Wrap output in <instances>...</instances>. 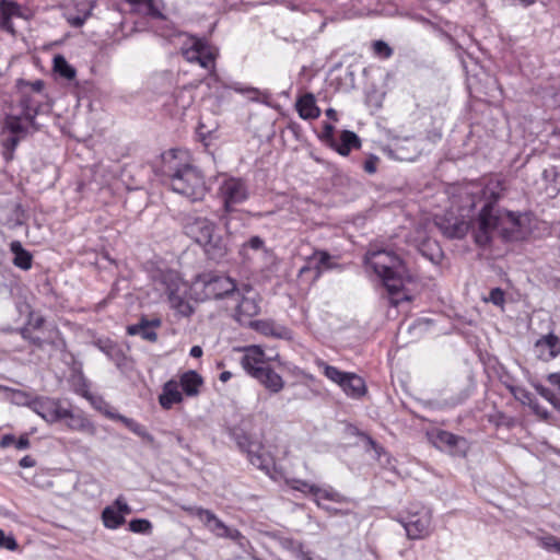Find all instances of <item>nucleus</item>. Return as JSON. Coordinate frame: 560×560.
<instances>
[{"mask_svg": "<svg viewBox=\"0 0 560 560\" xmlns=\"http://www.w3.org/2000/svg\"><path fill=\"white\" fill-rule=\"evenodd\" d=\"M475 224L474 240L480 247L490 245L495 232L505 242L517 241L522 237L521 215L499 208L494 201H487L482 206Z\"/></svg>", "mask_w": 560, "mask_h": 560, "instance_id": "1", "label": "nucleus"}, {"mask_svg": "<svg viewBox=\"0 0 560 560\" xmlns=\"http://www.w3.org/2000/svg\"><path fill=\"white\" fill-rule=\"evenodd\" d=\"M163 161V174L173 191L185 196L190 201H199L205 198L209 188L202 172L197 166L183 162L176 150L164 153Z\"/></svg>", "mask_w": 560, "mask_h": 560, "instance_id": "2", "label": "nucleus"}, {"mask_svg": "<svg viewBox=\"0 0 560 560\" xmlns=\"http://www.w3.org/2000/svg\"><path fill=\"white\" fill-rule=\"evenodd\" d=\"M365 264L382 279L390 296L396 295L404 288L405 282H412L405 261L388 249H369L365 254Z\"/></svg>", "mask_w": 560, "mask_h": 560, "instance_id": "3", "label": "nucleus"}, {"mask_svg": "<svg viewBox=\"0 0 560 560\" xmlns=\"http://www.w3.org/2000/svg\"><path fill=\"white\" fill-rule=\"evenodd\" d=\"M218 195L222 201V212L219 218L230 233L231 220L237 212L236 206L245 202L249 197L248 187L242 178L229 177L221 183Z\"/></svg>", "mask_w": 560, "mask_h": 560, "instance_id": "4", "label": "nucleus"}, {"mask_svg": "<svg viewBox=\"0 0 560 560\" xmlns=\"http://www.w3.org/2000/svg\"><path fill=\"white\" fill-rule=\"evenodd\" d=\"M229 434L236 443L237 447L247 454V458L252 465L267 474L270 472L273 466V459L269 453L264 452V446L259 441L253 440L249 434L237 427L231 428Z\"/></svg>", "mask_w": 560, "mask_h": 560, "instance_id": "5", "label": "nucleus"}, {"mask_svg": "<svg viewBox=\"0 0 560 560\" xmlns=\"http://www.w3.org/2000/svg\"><path fill=\"white\" fill-rule=\"evenodd\" d=\"M195 285L202 288L206 299L220 300L231 296L238 298L241 295L235 281L222 273L208 272L199 275L196 278Z\"/></svg>", "mask_w": 560, "mask_h": 560, "instance_id": "6", "label": "nucleus"}, {"mask_svg": "<svg viewBox=\"0 0 560 560\" xmlns=\"http://www.w3.org/2000/svg\"><path fill=\"white\" fill-rule=\"evenodd\" d=\"M400 523L409 539H423L431 533L432 512L425 506H415Z\"/></svg>", "mask_w": 560, "mask_h": 560, "instance_id": "7", "label": "nucleus"}, {"mask_svg": "<svg viewBox=\"0 0 560 560\" xmlns=\"http://www.w3.org/2000/svg\"><path fill=\"white\" fill-rule=\"evenodd\" d=\"M162 282L165 285V293L167 294L171 306L183 316L191 315L194 308L186 300V284L183 283L179 278L172 272L163 275Z\"/></svg>", "mask_w": 560, "mask_h": 560, "instance_id": "8", "label": "nucleus"}, {"mask_svg": "<svg viewBox=\"0 0 560 560\" xmlns=\"http://www.w3.org/2000/svg\"><path fill=\"white\" fill-rule=\"evenodd\" d=\"M23 406H27L32 411L37 413L48 423H56L63 420L67 416L66 407L62 406L59 399L36 396L32 400L21 401Z\"/></svg>", "mask_w": 560, "mask_h": 560, "instance_id": "9", "label": "nucleus"}, {"mask_svg": "<svg viewBox=\"0 0 560 560\" xmlns=\"http://www.w3.org/2000/svg\"><path fill=\"white\" fill-rule=\"evenodd\" d=\"M182 224L184 233L200 245L203 242H209V235L215 230V224L212 221L194 213L184 214Z\"/></svg>", "mask_w": 560, "mask_h": 560, "instance_id": "10", "label": "nucleus"}, {"mask_svg": "<svg viewBox=\"0 0 560 560\" xmlns=\"http://www.w3.org/2000/svg\"><path fill=\"white\" fill-rule=\"evenodd\" d=\"M21 97L19 100V106L22 108V115L25 121L32 127L33 131L39 130V125L36 121V116L43 112V104L36 100L33 93L27 90L19 91Z\"/></svg>", "mask_w": 560, "mask_h": 560, "instance_id": "11", "label": "nucleus"}, {"mask_svg": "<svg viewBox=\"0 0 560 560\" xmlns=\"http://www.w3.org/2000/svg\"><path fill=\"white\" fill-rule=\"evenodd\" d=\"M185 512L197 517L211 533L218 537L226 534V525L213 512L200 506H184Z\"/></svg>", "mask_w": 560, "mask_h": 560, "instance_id": "12", "label": "nucleus"}, {"mask_svg": "<svg viewBox=\"0 0 560 560\" xmlns=\"http://www.w3.org/2000/svg\"><path fill=\"white\" fill-rule=\"evenodd\" d=\"M201 245L208 257L217 262L223 260L230 250L229 236L218 234L215 231L209 235V242H203Z\"/></svg>", "mask_w": 560, "mask_h": 560, "instance_id": "13", "label": "nucleus"}, {"mask_svg": "<svg viewBox=\"0 0 560 560\" xmlns=\"http://www.w3.org/2000/svg\"><path fill=\"white\" fill-rule=\"evenodd\" d=\"M162 322L158 317L149 319L142 316L139 323L127 326V334L130 336L139 335L143 340L155 342L158 340V334L154 329L159 328Z\"/></svg>", "mask_w": 560, "mask_h": 560, "instance_id": "14", "label": "nucleus"}, {"mask_svg": "<svg viewBox=\"0 0 560 560\" xmlns=\"http://www.w3.org/2000/svg\"><path fill=\"white\" fill-rule=\"evenodd\" d=\"M436 225L447 238H463L468 230L469 222L459 218H441Z\"/></svg>", "mask_w": 560, "mask_h": 560, "instance_id": "15", "label": "nucleus"}, {"mask_svg": "<svg viewBox=\"0 0 560 560\" xmlns=\"http://www.w3.org/2000/svg\"><path fill=\"white\" fill-rule=\"evenodd\" d=\"M535 350L539 359L549 361L560 354V338L550 332L535 342Z\"/></svg>", "mask_w": 560, "mask_h": 560, "instance_id": "16", "label": "nucleus"}, {"mask_svg": "<svg viewBox=\"0 0 560 560\" xmlns=\"http://www.w3.org/2000/svg\"><path fill=\"white\" fill-rule=\"evenodd\" d=\"M105 416L112 420L121 422L126 428H128L131 432L140 436L144 442L150 444L152 447H158L154 436L150 434L143 425H141L133 419L112 410H106Z\"/></svg>", "mask_w": 560, "mask_h": 560, "instance_id": "17", "label": "nucleus"}, {"mask_svg": "<svg viewBox=\"0 0 560 560\" xmlns=\"http://www.w3.org/2000/svg\"><path fill=\"white\" fill-rule=\"evenodd\" d=\"M434 443L439 447L447 448L454 454L464 455L467 448V441L464 438L444 430H441L436 433Z\"/></svg>", "mask_w": 560, "mask_h": 560, "instance_id": "18", "label": "nucleus"}, {"mask_svg": "<svg viewBox=\"0 0 560 560\" xmlns=\"http://www.w3.org/2000/svg\"><path fill=\"white\" fill-rule=\"evenodd\" d=\"M241 365L247 374L256 378L255 370H262L267 366L264 362V351L257 346L248 348L241 359Z\"/></svg>", "mask_w": 560, "mask_h": 560, "instance_id": "19", "label": "nucleus"}, {"mask_svg": "<svg viewBox=\"0 0 560 560\" xmlns=\"http://www.w3.org/2000/svg\"><path fill=\"white\" fill-rule=\"evenodd\" d=\"M256 378L261 385H264L270 393L277 394L284 387L283 378L269 365L262 370H255Z\"/></svg>", "mask_w": 560, "mask_h": 560, "instance_id": "20", "label": "nucleus"}, {"mask_svg": "<svg viewBox=\"0 0 560 560\" xmlns=\"http://www.w3.org/2000/svg\"><path fill=\"white\" fill-rule=\"evenodd\" d=\"M338 385L347 396L352 398H360L366 392L365 382L363 378L351 372H347L346 376L342 377V382H340Z\"/></svg>", "mask_w": 560, "mask_h": 560, "instance_id": "21", "label": "nucleus"}, {"mask_svg": "<svg viewBox=\"0 0 560 560\" xmlns=\"http://www.w3.org/2000/svg\"><path fill=\"white\" fill-rule=\"evenodd\" d=\"M296 110L302 119H316L320 115V109L316 105L315 96L312 93H305L296 100Z\"/></svg>", "mask_w": 560, "mask_h": 560, "instance_id": "22", "label": "nucleus"}, {"mask_svg": "<svg viewBox=\"0 0 560 560\" xmlns=\"http://www.w3.org/2000/svg\"><path fill=\"white\" fill-rule=\"evenodd\" d=\"M361 147V140L359 136L350 130L341 131L339 138H336V144L330 145L340 155L347 156L352 149H359Z\"/></svg>", "mask_w": 560, "mask_h": 560, "instance_id": "23", "label": "nucleus"}, {"mask_svg": "<svg viewBox=\"0 0 560 560\" xmlns=\"http://www.w3.org/2000/svg\"><path fill=\"white\" fill-rule=\"evenodd\" d=\"M178 387V383L174 380L164 384L162 394L159 396V402L164 409H171L173 405L182 402L183 395Z\"/></svg>", "mask_w": 560, "mask_h": 560, "instance_id": "24", "label": "nucleus"}, {"mask_svg": "<svg viewBox=\"0 0 560 560\" xmlns=\"http://www.w3.org/2000/svg\"><path fill=\"white\" fill-rule=\"evenodd\" d=\"M203 384L202 377L192 370L184 372L179 377L178 385L185 395L194 397L199 394V388Z\"/></svg>", "mask_w": 560, "mask_h": 560, "instance_id": "25", "label": "nucleus"}, {"mask_svg": "<svg viewBox=\"0 0 560 560\" xmlns=\"http://www.w3.org/2000/svg\"><path fill=\"white\" fill-rule=\"evenodd\" d=\"M28 128H32L27 121H25L22 113L19 115H7L3 121V128L8 133L16 135L25 138L28 133Z\"/></svg>", "mask_w": 560, "mask_h": 560, "instance_id": "26", "label": "nucleus"}, {"mask_svg": "<svg viewBox=\"0 0 560 560\" xmlns=\"http://www.w3.org/2000/svg\"><path fill=\"white\" fill-rule=\"evenodd\" d=\"M67 416L63 417V420H67L66 424L69 429L88 432L90 434L95 433V428L92 422L86 419L84 416L80 413H73L69 408L66 407Z\"/></svg>", "mask_w": 560, "mask_h": 560, "instance_id": "27", "label": "nucleus"}, {"mask_svg": "<svg viewBox=\"0 0 560 560\" xmlns=\"http://www.w3.org/2000/svg\"><path fill=\"white\" fill-rule=\"evenodd\" d=\"M10 249L14 254L13 265L22 270H28L32 268L33 257L32 254L26 250L19 241H14L10 244Z\"/></svg>", "mask_w": 560, "mask_h": 560, "instance_id": "28", "label": "nucleus"}, {"mask_svg": "<svg viewBox=\"0 0 560 560\" xmlns=\"http://www.w3.org/2000/svg\"><path fill=\"white\" fill-rule=\"evenodd\" d=\"M200 51L201 54L198 63L205 69L212 68L210 77L215 82H221L219 75L214 71V60L217 57V50L212 46H210L206 40L202 39V47L200 48Z\"/></svg>", "mask_w": 560, "mask_h": 560, "instance_id": "29", "label": "nucleus"}, {"mask_svg": "<svg viewBox=\"0 0 560 560\" xmlns=\"http://www.w3.org/2000/svg\"><path fill=\"white\" fill-rule=\"evenodd\" d=\"M20 5L14 1H8V0H0V18L1 22L0 25L4 30H11L12 23L11 19L12 16H20Z\"/></svg>", "mask_w": 560, "mask_h": 560, "instance_id": "30", "label": "nucleus"}, {"mask_svg": "<svg viewBox=\"0 0 560 560\" xmlns=\"http://www.w3.org/2000/svg\"><path fill=\"white\" fill-rule=\"evenodd\" d=\"M240 296H242V299L238 301L236 306L237 319L240 320L242 316L254 317L258 315L260 312L258 302L254 298L244 296L242 293Z\"/></svg>", "mask_w": 560, "mask_h": 560, "instance_id": "31", "label": "nucleus"}, {"mask_svg": "<svg viewBox=\"0 0 560 560\" xmlns=\"http://www.w3.org/2000/svg\"><path fill=\"white\" fill-rule=\"evenodd\" d=\"M22 137H19L16 135L8 133L4 130L1 132V143L3 147V158L7 162L11 161L13 159V153L20 141L22 140Z\"/></svg>", "mask_w": 560, "mask_h": 560, "instance_id": "32", "label": "nucleus"}, {"mask_svg": "<svg viewBox=\"0 0 560 560\" xmlns=\"http://www.w3.org/2000/svg\"><path fill=\"white\" fill-rule=\"evenodd\" d=\"M105 527L116 529L125 523V517L114 506H106L102 512Z\"/></svg>", "mask_w": 560, "mask_h": 560, "instance_id": "33", "label": "nucleus"}, {"mask_svg": "<svg viewBox=\"0 0 560 560\" xmlns=\"http://www.w3.org/2000/svg\"><path fill=\"white\" fill-rule=\"evenodd\" d=\"M54 70L56 73L67 80L74 79L77 74V70L61 55L55 56Z\"/></svg>", "mask_w": 560, "mask_h": 560, "instance_id": "34", "label": "nucleus"}, {"mask_svg": "<svg viewBox=\"0 0 560 560\" xmlns=\"http://www.w3.org/2000/svg\"><path fill=\"white\" fill-rule=\"evenodd\" d=\"M202 47V39L198 37H191L189 46L182 47V54L184 58L189 62H198L200 59V48Z\"/></svg>", "mask_w": 560, "mask_h": 560, "instance_id": "35", "label": "nucleus"}, {"mask_svg": "<svg viewBox=\"0 0 560 560\" xmlns=\"http://www.w3.org/2000/svg\"><path fill=\"white\" fill-rule=\"evenodd\" d=\"M316 365L322 369L324 375L331 382L339 384L347 372L340 371L338 368L327 364L323 360H317Z\"/></svg>", "mask_w": 560, "mask_h": 560, "instance_id": "36", "label": "nucleus"}, {"mask_svg": "<svg viewBox=\"0 0 560 560\" xmlns=\"http://www.w3.org/2000/svg\"><path fill=\"white\" fill-rule=\"evenodd\" d=\"M222 85L226 89H231L240 94L246 95L252 101H257L259 95V90L252 86H243L238 82H232L230 84L222 83Z\"/></svg>", "mask_w": 560, "mask_h": 560, "instance_id": "37", "label": "nucleus"}, {"mask_svg": "<svg viewBox=\"0 0 560 560\" xmlns=\"http://www.w3.org/2000/svg\"><path fill=\"white\" fill-rule=\"evenodd\" d=\"M250 326L254 327L257 331H259L266 336L280 337V332L278 330L281 329V327H277L272 322L255 320V322L250 323Z\"/></svg>", "mask_w": 560, "mask_h": 560, "instance_id": "38", "label": "nucleus"}, {"mask_svg": "<svg viewBox=\"0 0 560 560\" xmlns=\"http://www.w3.org/2000/svg\"><path fill=\"white\" fill-rule=\"evenodd\" d=\"M16 88L19 91L27 90L31 93H36L38 95L43 94L45 82L43 80H36L34 82H28L23 79H19L16 81Z\"/></svg>", "mask_w": 560, "mask_h": 560, "instance_id": "39", "label": "nucleus"}, {"mask_svg": "<svg viewBox=\"0 0 560 560\" xmlns=\"http://www.w3.org/2000/svg\"><path fill=\"white\" fill-rule=\"evenodd\" d=\"M129 529L133 533L149 534L152 529V524L144 518H135L129 522Z\"/></svg>", "mask_w": 560, "mask_h": 560, "instance_id": "40", "label": "nucleus"}, {"mask_svg": "<svg viewBox=\"0 0 560 560\" xmlns=\"http://www.w3.org/2000/svg\"><path fill=\"white\" fill-rule=\"evenodd\" d=\"M534 387L541 397H544L553 406V408L556 407L557 401H560V395L555 394L551 389L545 387L544 385L534 384Z\"/></svg>", "mask_w": 560, "mask_h": 560, "instance_id": "41", "label": "nucleus"}, {"mask_svg": "<svg viewBox=\"0 0 560 560\" xmlns=\"http://www.w3.org/2000/svg\"><path fill=\"white\" fill-rule=\"evenodd\" d=\"M1 548L15 551L19 549V544L13 535H7L4 530L0 528V549Z\"/></svg>", "mask_w": 560, "mask_h": 560, "instance_id": "42", "label": "nucleus"}, {"mask_svg": "<svg viewBox=\"0 0 560 560\" xmlns=\"http://www.w3.org/2000/svg\"><path fill=\"white\" fill-rule=\"evenodd\" d=\"M320 139L329 147L336 144L335 127L331 124L324 122Z\"/></svg>", "mask_w": 560, "mask_h": 560, "instance_id": "43", "label": "nucleus"}, {"mask_svg": "<svg viewBox=\"0 0 560 560\" xmlns=\"http://www.w3.org/2000/svg\"><path fill=\"white\" fill-rule=\"evenodd\" d=\"M541 546L548 550L560 553V539L556 536L549 535L541 538Z\"/></svg>", "mask_w": 560, "mask_h": 560, "instance_id": "44", "label": "nucleus"}, {"mask_svg": "<svg viewBox=\"0 0 560 560\" xmlns=\"http://www.w3.org/2000/svg\"><path fill=\"white\" fill-rule=\"evenodd\" d=\"M374 52L382 58H389L393 55V49L384 40H375L373 43Z\"/></svg>", "mask_w": 560, "mask_h": 560, "instance_id": "45", "label": "nucleus"}, {"mask_svg": "<svg viewBox=\"0 0 560 560\" xmlns=\"http://www.w3.org/2000/svg\"><path fill=\"white\" fill-rule=\"evenodd\" d=\"M512 393L523 405H529L535 399L533 394L523 387L512 388Z\"/></svg>", "mask_w": 560, "mask_h": 560, "instance_id": "46", "label": "nucleus"}, {"mask_svg": "<svg viewBox=\"0 0 560 560\" xmlns=\"http://www.w3.org/2000/svg\"><path fill=\"white\" fill-rule=\"evenodd\" d=\"M504 296H505V294L502 289L493 288L490 291L489 298L487 299V301L491 302L492 304H494L497 306H501L505 301Z\"/></svg>", "mask_w": 560, "mask_h": 560, "instance_id": "47", "label": "nucleus"}, {"mask_svg": "<svg viewBox=\"0 0 560 560\" xmlns=\"http://www.w3.org/2000/svg\"><path fill=\"white\" fill-rule=\"evenodd\" d=\"M528 406L539 419L547 421L550 418L549 411L541 407L536 398Z\"/></svg>", "mask_w": 560, "mask_h": 560, "instance_id": "48", "label": "nucleus"}, {"mask_svg": "<svg viewBox=\"0 0 560 560\" xmlns=\"http://www.w3.org/2000/svg\"><path fill=\"white\" fill-rule=\"evenodd\" d=\"M90 15L91 11L85 10L82 14L69 15L68 22L73 27H81Z\"/></svg>", "mask_w": 560, "mask_h": 560, "instance_id": "49", "label": "nucleus"}, {"mask_svg": "<svg viewBox=\"0 0 560 560\" xmlns=\"http://www.w3.org/2000/svg\"><path fill=\"white\" fill-rule=\"evenodd\" d=\"M20 332H21L22 338L30 341L32 345L36 346L37 348L43 347V343H44L43 339L39 337L33 336L31 330L27 327L21 328Z\"/></svg>", "mask_w": 560, "mask_h": 560, "instance_id": "50", "label": "nucleus"}, {"mask_svg": "<svg viewBox=\"0 0 560 560\" xmlns=\"http://www.w3.org/2000/svg\"><path fill=\"white\" fill-rule=\"evenodd\" d=\"M299 483L300 486L295 487L296 490H300L305 493H312L314 495H318V493L320 492V488L315 485H311L306 481H299Z\"/></svg>", "mask_w": 560, "mask_h": 560, "instance_id": "51", "label": "nucleus"}, {"mask_svg": "<svg viewBox=\"0 0 560 560\" xmlns=\"http://www.w3.org/2000/svg\"><path fill=\"white\" fill-rule=\"evenodd\" d=\"M378 158L375 155H371L368 160H365L363 168L369 174H374L377 168Z\"/></svg>", "mask_w": 560, "mask_h": 560, "instance_id": "52", "label": "nucleus"}, {"mask_svg": "<svg viewBox=\"0 0 560 560\" xmlns=\"http://www.w3.org/2000/svg\"><path fill=\"white\" fill-rule=\"evenodd\" d=\"M264 240L260 237V236H252L248 242H247V246L254 250H259L264 247Z\"/></svg>", "mask_w": 560, "mask_h": 560, "instance_id": "53", "label": "nucleus"}, {"mask_svg": "<svg viewBox=\"0 0 560 560\" xmlns=\"http://www.w3.org/2000/svg\"><path fill=\"white\" fill-rule=\"evenodd\" d=\"M115 506L117 508L116 511L119 512L121 515L131 513L130 506L121 498L116 499Z\"/></svg>", "mask_w": 560, "mask_h": 560, "instance_id": "54", "label": "nucleus"}, {"mask_svg": "<svg viewBox=\"0 0 560 560\" xmlns=\"http://www.w3.org/2000/svg\"><path fill=\"white\" fill-rule=\"evenodd\" d=\"M290 544L292 545L293 549L298 552V557L301 559V560H313L308 552H305L303 550V545L301 542H294V541H290Z\"/></svg>", "mask_w": 560, "mask_h": 560, "instance_id": "55", "label": "nucleus"}, {"mask_svg": "<svg viewBox=\"0 0 560 560\" xmlns=\"http://www.w3.org/2000/svg\"><path fill=\"white\" fill-rule=\"evenodd\" d=\"M316 497L322 498V499H327L330 501H339V494L331 489L330 490H322L320 489V492Z\"/></svg>", "mask_w": 560, "mask_h": 560, "instance_id": "56", "label": "nucleus"}, {"mask_svg": "<svg viewBox=\"0 0 560 560\" xmlns=\"http://www.w3.org/2000/svg\"><path fill=\"white\" fill-rule=\"evenodd\" d=\"M30 445L31 443L27 434H22L18 440H15V447L18 450H27Z\"/></svg>", "mask_w": 560, "mask_h": 560, "instance_id": "57", "label": "nucleus"}, {"mask_svg": "<svg viewBox=\"0 0 560 560\" xmlns=\"http://www.w3.org/2000/svg\"><path fill=\"white\" fill-rule=\"evenodd\" d=\"M421 253L434 264L439 262L442 257V252L438 246H435L434 252H432L430 255L427 254L423 248H421Z\"/></svg>", "mask_w": 560, "mask_h": 560, "instance_id": "58", "label": "nucleus"}, {"mask_svg": "<svg viewBox=\"0 0 560 560\" xmlns=\"http://www.w3.org/2000/svg\"><path fill=\"white\" fill-rule=\"evenodd\" d=\"M329 260L330 255L328 253L319 252L316 268H318L319 266H326L327 268H331V266L329 265Z\"/></svg>", "mask_w": 560, "mask_h": 560, "instance_id": "59", "label": "nucleus"}, {"mask_svg": "<svg viewBox=\"0 0 560 560\" xmlns=\"http://www.w3.org/2000/svg\"><path fill=\"white\" fill-rule=\"evenodd\" d=\"M12 444L15 445V436L12 434H5L0 440V447L5 448L11 446Z\"/></svg>", "mask_w": 560, "mask_h": 560, "instance_id": "60", "label": "nucleus"}, {"mask_svg": "<svg viewBox=\"0 0 560 560\" xmlns=\"http://www.w3.org/2000/svg\"><path fill=\"white\" fill-rule=\"evenodd\" d=\"M19 465L22 468H30V467H34L36 465V460L32 456L26 455L20 459Z\"/></svg>", "mask_w": 560, "mask_h": 560, "instance_id": "61", "label": "nucleus"}, {"mask_svg": "<svg viewBox=\"0 0 560 560\" xmlns=\"http://www.w3.org/2000/svg\"><path fill=\"white\" fill-rule=\"evenodd\" d=\"M44 317L37 316L35 318H32V316L28 319V325L32 326L34 329H40L44 325Z\"/></svg>", "mask_w": 560, "mask_h": 560, "instance_id": "62", "label": "nucleus"}, {"mask_svg": "<svg viewBox=\"0 0 560 560\" xmlns=\"http://www.w3.org/2000/svg\"><path fill=\"white\" fill-rule=\"evenodd\" d=\"M223 537L230 538L232 540H237L238 538L242 537V534L240 533V530H237L235 528L226 527V534Z\"/></svg>", "mask_w": 560, "mask_h": 560, "instance_id": "63", "label": "nucleus"}, {"mask_svg": "<svg viewBox=\"0 0 560 560\" xmlns=\"http://www.w3.org/2000/svg\"><path fill=\"white\" fill-rule=\"evenodd\" d=\"M547 380L551 385L557 386L560 389V373H550L547 376Z\"/></svg>", "mask_w": 560, "mask_h": 560, "instance_id": "64", "label": "nucleus"}]
</instances>
